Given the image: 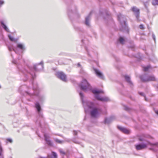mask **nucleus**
<instances>
[{
    "label": "nucleus",
    "instance_id": "obj_14",
    "mask_svg": "<svg viewBox=\"0 0 158 158\" xmlns=\"http://www.w3.org/2000/svg\"><path fill=\"white\" fill-rule=\"evenodd\" d=\"M48 158H57V156L56 153L52 152L51 154L48 155Z\"/></svg>",
    "mask_w": 158,
    "mask_h": 158
},
{
    "label": "nucleus",
    "instance_id": "obj_22",
    "mask_svg": "<svg viewBox=\"0 0 158 158\" xmlns=\"http://www.w3.org/2000/svg\"><path fill=\"white\" fill-rule=\"evenodd\" d=\"M152 4L153 5H158V0H153L152 1Z\"/></svg>",
    "mask_w": 158,
    "mask_h": 158
},
{
    "label": "nucleus",
    "instance_id": "obj_9",
    "mask_svg": "<svg viewBox=\"0 0 158 158\" xmlns=\"http://www.w3.org/2000/svg\"><path fill=\"white\" fill-rule=\"evenodd\" d=\"M132 11L134 13L137 19L139 17V10L135 7H133L131 8Z\"/></svg>",
    "mask_w": 158,
    "mask_h": 158
},
{
    "label": "nucleus",
    "instance_id": "obj_39",
    "mask_svg": "<svg viewBox=\"0 0 158 158\" xmlns=\"http://www.w3.org/2000/svg\"><path fill=\"white\" fill-rule=\"evenodd\" d=\"M74 143H78V142H76V141H74Z\"/></svg>",
    "mask_w": 158,
    "mask_h": 158
},
{
    "label": "nucleus",
    "instance_id": "obj_30",
    "mask_svg": "<svg viewBox=\"0 0 158 158\" xmlns=\"http://www.w3.org/2000/svg\"><path fill=\"white\" fill-rule=\"evenodd\" d=\"M4 3V1L2 0H0V6H1Z\"/></svg>",
    "mask_w": 158,
    "mask_h": 158
},
{
    "label": "nucleus",
    "instance_id": "obj_19",
    "mask_svg": "<svg viewBox=\"0 0 158 158\" xmlns=\"http://www.w3.org/2000/svg\"><path fill=\"white\" fill-rule=\"evenodd\" d=\"M0 158H3V150L0 144Z\"/></svg>",
    "mask_w": 158,
    "mask_h": 158
},
{
    "label": "nucleus",
    "instance_id": "obj_5",
    "mask_svg": "<svg viewBox=\"0 0 158 158\" xmlns=\"http://www.w3.org/2000/svg\"><path fill=\"white\" fill-rule=\"evenodd\" d=\"M118 20L120 22L122 27V28H120V30L123 31L124 30L127 31L128 28L126 25V22L124 20L125 18L121 14L118 15Z\"/></svg>",
    "mask_w": 158,
    "mask_h": 158
},
{
    "label": "nucleus",
    "instance_id": "obj_1",
    "mask_svg": "<svg viewBox=\"0 0 158 158\" xmlns=\"http://www.w3.org/2000/svg\"><path fill=\"white\" fill-rule=\"evenodd\" d=\"M79 93L84 107L85 112H86L88 109H90V115L92 117L97 118L99 117L101 112V109L95 106V104L91 102L88 101H84L83 99L84 96L82 93L81 92Z\"/></svg>",
    "mask_w": 158,
    "mask_h": 158
},
{
    "label": "nucleus",
    "instance_id": "obj_42",
    "mask_svg": "<svg viewBox=\"0 0 158 158\" xmlns=\"http://www.w3.org/2000/svg\"><path fill=\"white\" fill-rule=\"evenodd\" d=\"M26 93H27V94H29L28 93H27V92H26Z\"/></svg>",
    "mask_w": 158,
    "mask_h": 158
},
{
    "label": "nucleus",
    "instance_id": "obj_33",
    "mask_svg": "<svg viewBox=\"0 0 158 158\" xmlns=\"http://www.w3.org/2000/svg\"><path fill=\"white\" fill-rule=\"evenodd\" d=\"M7 140L10 143H12V140L10 139H8Z\"/></svg>",
    "mask_w": 158,
    "mask_h": 158
},
{
    "label": "nucleus",
    "instance_id": "obj_43",
    "mask_svg": "<svg viewBox=\"0 0 158 158\" xmlns=\"http://www.w3.org/2000/svg\"><path fill=\"white\" fill-rule=\"evenodd\" d=\"M145 99L146 100V98H145Z\"/></svg>",
    "mask_w": 158,
    "mask_h": 158
},
{
    "label": "nucleus",
    "instance_id": "obj_7",
    "mask_svg": "<svg viewBox=\"0 0 158 158\" xmlns=\"http://www.w3.org/2000/svg\"><path fill=\"white\" fill-rule=\"evenodd\" d=\"M56 75V76L63 81L66 82L67 81L66 76L63 72H57Z\"/></svg>",
    "mask_w": 158,
    "mask_h": 158
},
{
    "label": "nucleus",
    "instance_id": "obj_28",
    "mask_svg": "<svg viewBox=\"0 0 158 158\" xmlns=\"http://www.w3.org/2000/svg\"><path fill=\"white\" fill-rule=\"evenodd\" d=\"M25 87L24 86H20L19 88V91L21 92L23 90V89Z\"/></svg>",
    "mask_w": 158,
    "mask_h": 158
},
{
    "label": "nucleus",
    "instance_id": "obj_17",
    "mask_svg": "<svg viewBox=\"0 0 158 158\" xmlns=\"http://www.w3.org/2000/svg\"><path fill=\"white\" fill-rule=\"evenodd\" d=\"M1 24L3 28L7 32H9V30L7 26L4 24L3 21L1 22Z\"/></svg>",
    "mask_w": 158,
    "mask_h": 158
},
{
    "label": "nucleus",
    "instance_id": "obj_31",
    "mask_svg": "<svg viewBox=\"0 0 158 158\" xmlns=\"http://www.w3.org/2000/svg\"><path fill=\"white\" fill-rule=\"evenodd\" d=\"M139 27L141 29H143L144 28L143 25L142 24L139 25Z\"/></svg>",
    "mask_w": 158,
    "mask_h": 158
},
{
    "label": "nucleus",
    "instance_id": "obj_21",
    "mask_svg": "<svg viewBox=\"0 0 158 158\" xmlns=\"http://www.w3.org/2000/svg\"><path fill=\"white\" fill-rule=\"evenodd\" d=\"M119 41L120 43L122 44H123L125 43V40L122 37H120L119 39Z\"/></svg>",
    "mask_w": 158,
    "mask_h": 158
},
{
    "label": "nucleus",
    "instance_id": "obj_18",
    "mask_svg": "<svg viewBox=\"0 0 158 158\" xmlns=\"http://www.w3.org/2000/svg\"><path fill=\"white\" fill-rule=\"evenodd\" d=\"M125 77L126 81L129 84H132V83L130 80V78L128 76H125Z\"/></svg>",
    "mask_w": 158,
    "mask_h": 158
},
{
    "label": "nucleus",
    "instance_id": "obj_27",
    "mask_svg": "<svg viewBox=\"0 0 158 158\" xmlns=\"http://www.w3.org/2000/svg\"><path fill=\"white\" fill-rule=\"evenodd\" d=\"M139 140L140 141H144L145 139L144 137H140L139 138Z\"/></svg>",
    "mask_w": 158,
    "mask_h": 158
},
{
    "label": "nucleus",
    "instance_id": "obj_29",
    "mask_svg": "<svg viewBox=\"0 0 158 158\" xmlns=\"http://www.w3.org/2000/svg\"><path fill=\"white\" fill-rule=\"evenodd\" d=\"M59 151L60 153L63 155H65V153L64 152L62 149H60L59 150Z\"/></svg>",
    "mask_w": 158,
    "mask_h": 158
},
{
    "label": "nucleus",
    "instance_id": "obj_37",
    "mask_svg": "<svg viewBox=\"0 0 158 158\" xmlns=\"http://www.w3.org/2000/svg\"><path fill=\"white\" fill-rule=\"evenodd\" d=\"M125 109L126 110H128V108L127 107H125Z\"/></svg>",
    "mask_w": 158,
    "mask_h": 158
},
{
    "label": "nucleus",
    "instance_id": "obj_24",
    "mask_svg": "<svg viewBox=\"0 0 158 158\" xmlns=\"http://www.w3.org/2000/svg\"><path fill=\"white\" fill-rule=\"evenodd\" d=\"M8 49L10 51H12V50L14 51L15 52H16L15 49L13 48L12 47L9 46L8 47Z\"/></svg>",
    "mask_w": 158,
    "mask_h": 158
},
{
    "label": "nucleus",
    "instance_id": "obj_3",
    "mask_svg": "<svg viewBox=\"0 0 158 158\" xmlns=\"http://www.w3.org/2000/svg\"><path fill=\"white\" fill-rule=\"evenodd\" d=\"M79 85L81 90L85 92L91 89V86L85 79H83Z\"/></svg>",
    "mask_w": 158,
    "mask_h": 158
},
{
    "label": "nucleus",
    "instance_id": "obj_2",
    "mask_svg": "<svg viewBox=\"0 0 158 158\" xmlns=\"http://www.w3.org/2000/svg\"><path fill=\"white\" fill-rule=\"evenodd\" d=\"M92 92L94 94L95 98L98 100L102 102H107L110 101V99L107 97H102L100 95V94L103 93L102 90L94 89Z\"/></svg>",
    "mask_w": 158,
    "mask_h": 158
},
{
    "label": "nucleus",
    "instance_id": "obj_10",
    "mask_svg": "<svg viewBox=\"0 0 158 158\" xmlns=\"http://www.w3.org/2000/svg\"><path fill=\"white\" fill-rule=\"evenodd\" d=\"M45 138V140L46 141V143L50 146H52V143L51 141L49 140V136L48 134H45L44 135Z\"/></svg>",
    "mask_w": 158,
    "mask_h": 158
},
{
    "label": "nucleus",
    "instance_id": "obj_41",
    "mask_svg": "<svg viewBox=\"0 0 158 158\" xmlns=\"http://www.w3.org/2000/svg\"><path fill=\"white\" fill-rule=\"evenodd\" d=\"M77 65L79 66H80V64L79 63H78V64H77Z\"/></svg>",
    "mask_w": 158,
    "mask_h": 158
},
{
    "label": "nucleus",
    "instance_id": "obj_36",
    "mask_svg": "<svg viewBox=\"0 0 158 158\" xmlns=\"http://www.w3.org/2000/svg\"><path fill=\"white\" fill-rule=\"evenodd\" d=\"M31 76H32V77L33 78V79H34V77H35V75H33L32 74H31Z\"/></svg>",
    "mask_w": 158,
    "mask_h": 158
},
{
    "label": "nucleus",
    "instance_id": "obj_38",
    "mask_svg": "<svg viewBox=\"0 0 158 158\" xmlns=\"http://www.w3.org/2000/svg\"><path fill=\"white\" fill-rule=\"evenodd\" d=\"M12 62L13 63H14V64H16V61L15 60H13L12 61Z\"/></svg>",
    "mask_w": 158,
    "mask_h": 158
},
{
    "label": "nucleus",
    "instance_id": "obj_12",
    "mask_svg": "<svg viewBox=\"0 0 158 158\" xmlns=\"http://www.w3.org/2000/svg\"><path fill=\"white\" fill-rule=\"evenodd\" d=\"M43 62L42 61H41L40 63L38 64H37L34 65L33 67L34 70L35 71L39 70L40 69H38V67L39 66L40 64L41 65V68H43Z\"/></svg>",
    "mask_w": 158,
    "mask_h": 158
},
{
    "label": "nucleus",
    "instance_id": "obj_11",
    "mask_svg": "<svg viewBox=\"0 0 158 158\" xmlns=\"http://www.w3.org/2000/svg\"><path fill=\"white\" fill-rule=\"evenodd\" d=\"M118 127L120 131L125 134H128L130 132V131L125 128L120 126H118Z\"/></svg>",
    "mask_w": 158,
    "mask_h": 158
},
{
    "label": "nucleus",
    "instance_id": "obj_4",
    "mask_svg": "<svg viewBox=\"0 0 158 158\" xmlns=\"http://www.w3.org/2000/svg\"><path fill=\"white\" fill-rule=\"evenodd\" d=\"M149 144H150L151 146H153L154 147H156L158 148V143L152 144L148 141L146 143L135 145V147L137 150H139L146 148L147 147V145Z\"/></svg>",
    "mask_w": 158,
    "mask_h": 158
},
{
    "label": "nucleus",
    "instance_id": "obj_15",
    "mask_svg": "<svg viewBox=\"0 0 158 158\" xmlns=\"http://www.w3.org/2000/svg\"><path fill=\"white\" fill-rule=\"evenodd\" d=\"M17 48L20 49L22 52L24 51L25 49V47L23 45L21 44H18L17 45Z\"/></svg>",
    "mask_w": 158,
    "mask_h": 158
},
{
    "label": "nucleus",
    "instance_id": "obj_20",
    "mask_svg": "<svg viewBox=\"0 0 158 158\" xmlns=\"http://www.w3.org/2000/svg\"><path fill=\"white\" fill-rule=\"evenodd\" d=\"M35 107L37 109L38 112H39L41 110V107L39 103H36L35 104Z\"/></svg>",
    "mask_w": 158,
    "mask_h": 158
},
{
    "label": "nucleus",
    "instance_id": "obj_16",
    "mask_svg": "<svg viewBox=\"0 0 158 158\" xmlns=\"http://www.w3.org/2000/svg\"><path fill=\"white\" fill-rule=\"evenodd\" d=\"M90 19V14H89L87 17L85 18V24L88 26H89V21Z\"/></svg>",
    "mask_w": 158,
    "mask_h": 158
},
{
    "label": "nucleus",
    "instance_id": "obj_40",
    "mask_svg": "<svg viewBox=\"0 0 158 158\" xmlns=\"http://www.w3.org/2000/svg\"><path fill=\"white\" fill-rule=\"evenodd\" d=\"M156 114H157L158 115V111H156Z\"/></svg>",
    "mask_w": 158,
    "mask_h": 158
},
{
    "label": "nucleus",
    "instance_id": "obj_25",
    "mask_svg": "<svg viewBox=\"0 0 158 158\" xmlns=\"http://www.w3.org/2000/svg\"><path fill=\"white\" fill-rule=\"evenodd\" d=\"M8 36L9 38V39L11 41L14 42H15V40L13 37L11 36L10 35H9Z\"/></svg>",
    "mask_w": 158,
    "mask_h": 158
},
{
    "label": "nucleus",
    "instance_id": "obj_6",
    "mask_svg": "<svg viewBox=\"0 0 158 158\" xmlns=\"http://www.w3.org/2000/svg\"><path fill=\"white\" fill-rule=\"evenodd\" d=\"M141 79L143 81H155L156 78L154 76L151 75L148 77L145 76H141L140 77Z\"/></svg>",
    "mask_w": 158,
    "mask_h": 158
},
{
    "label": "nucleus",
    "instance_id": "obj_35",
    "mask_svg": "<svg viewBox=\"0 0 158 158\" xmlns=\"http://www.w3.org/2000/svg\"><path fill=\"white\" fill-rule=\"evenodd\" d=\"M139 94L141 96H144V94L143 93H139Z\"/></svg>",
    "mask_w": 158,
    "mask_h": 158
},
{
    "label": "nucleus",
    "instance_id": "obj_32",
    "mask_svg": "<svg viewBox=\"0 0 158 158\" xmlns=\"http://www.w3.org/2000/svg\"><path fill=\"white\" fill-rule=\"evenodd\" d=\"M152 37L154 41H155V42L156 37H155V35L154 34H152Z\"/></svg>",
    "mask_w": 158,
    "mask_h": 158
},
{
    "label": "nucleus",
    "instance_id": "obj_34",
    "mask_svg": "<svg viewBox=\"0 0 158 158\" xmlns=\"http://www.w3.org/2000/svg\"><path fill=\"white\" fill-rule=\"evenodd\" d=\"M77 131H73V134L74 135H76L77 134Z\"/></svg>",
    "mask_w": 158,
    "mask_h": 158
},
{
    "label": "nucleus",
    "instance_id": "obj_8",
    "mask_svg": "<svg viewBox=\"0 0 158 158\" xmlns=\"http://www.w3.org/2000/svg\"><path fill=\"white\" fill-rule=\"evenodd\" d=\"M95 73L97 76L101 79H103L104 77L102 73L99 70L96 69H94Z\"/></svg>",
    "mask_w": 158,
    "mask_h": 158
},
{
    "label": "nucleus",
    "instance_id": "obj_13",
    "mask_svg": "<svg viewBox=\"0 0 158 158\" xmlns=\"http://www.w3.org/2000/svg\"><path fill=\"white\" fill-rule=\"evenodd\" d=\"M115 118L114 116L111 117L109 118H106L104 120V123H105L108 124L110 122L113 120Z\"/></svg>",
    "mask_w": 158,
    "mask_h": 158
},
{
    "label": "nucleus",
    "instance_id": "obj_26",
    "mask_svg": "<svg viewBox=\"0 0 158 158\" xmlns=\"http://www.w3.org/2000/svg\"><path fill=\"white\" fill-rule=\"evenodd\" d=\"M150 67V66H149L144 67L143 71H147L149 69Z\"/></svg>",
    "mask_w": 158,
    "mask_h": 158
},
{
    "label": "nucleus",
    "instance_id": "obj_23",
    "mask_svg": "<svg viewBox=\"0 0 158 158\" xmlns=\"http://www.w3.org/2000/svg\"><path fill=\"white\" fill-rule=\"evenodd\" d=\"M54 141L60 144L62 143L63 142V141L57 139H55Z\"/></svg>",
    "mask_w": 158,
    "mask_h": 158
}]
</instances>
